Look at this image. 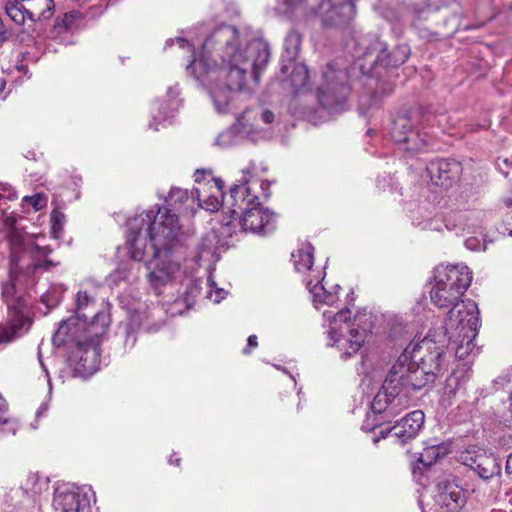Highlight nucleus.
<instances>
[{
  "instance_id": "f257e3e1",
  "label": "nucleus",
  "mask_w": 512,
  "mask_h": 512,
  "mask_svg": "<svg viewBox=\"0 0 512 512\" xmlns=\"http://www.w3.org/2000/svg\"><path fill=\"white\" fill-rule=\"evenodd\" d=\"M175 41L179 48L191 53L193 59L186 70L208 90L219 113L227 112L235 93L249 88L250 82L258 81L260 71L270 58V49L264 40L246 43L233 25L216 26L205 38L198 57L188 40L178 37Z\"/></svg>"
},
{
  "instance_id": "f03ea898",
  "label": "nucleus",
  "mask_w": 512,
  "mask_h": 512,
  "mask_svg": "<svg viewBox=\"0 0 512 512\" xmlns=\"http://www.w3.org/2000/svg\"><path fill=\"white\" fill-rule=\"evenodd\" d=\"M127 222V244L135 261L143 260L148 249L153 253L147 261V277L158 290L169 284L182 282L179 248L184 242L178 216L168 208L155 207Z\"/></svg>"
},
{
  "instance_id": "7ed1b4c3",
  "label": "nucleus",
  "mask_w": 512,
  "mask_h": 512,
  "mask_svg": "<svg viewBox=\"0 0 512 512\" xmlns=\"http://www.w3.org/2000/svg\"><path fill=\"white\" fill-rule=\"evenodd\" d=\"M14 224L13 217L5 218V225L11 228L7 236L10 248V281L2 285V298L7 305L9 324L0 326V344L20 336L22 330H27L30 326V319L25 314L27 303L19 294L17 285H34L40 274L58 265L47 259L52 249L41 245L40 237L28 235L13 227Z\"/></svg>"
},
{
  "instance_id": "20e7f679",
  "label": "nucleus",
  "mask_w": 512,
  "mask_h": 512,
  "mask_svg": "<svg viewBox=\"0 0 512 512\" xmlns=\"http://www.w3.org/2000/svg\"><path fill=\"white\" fill-rule=\"evenodd\" d=\"M76 316L60 323L52 341L55 346L75 344L79 361L86 372H93L97 367L99 356V337L104 335L110 324L106 311H96L87 324V310H94L95 300L86 291H79L75 299Z\"/></svg>"
},
{
  "instance_id": "39448f33",
  "label": "nucleus",
  "mask_w": 512,
  "mask_h": 512,
  "mask_svg": "<svg viewBox=\"0 0 512 512\" xmlns=\"http://www.w3.org/2000/svg\"><path fill=\"white\" fill-rule=\"evenodd\" d=\"M230 188L229 197L224 201L229 217H223V226H230L235 215L241 214L239 223L245 232L265 235L275 229L273 212L264 208L258 201L255 189L259 181L255 179V165L250 163L242 169V177Z\"/></svg>"
},
{
  "instance_id": "423d86ee",
  "label": "nucleus",
  "mask_w": 512,
  "mask_h": 512,
  "mask_svg": "<svg viewBox=\"0 0 512 512\" xmlns=\"http://www.w3.org/2000/svg\"><path fill=\"white\" fill-rule=\"evenodd\" d=\"M472 281L471 271L464 265H440L435 269L434 284L430 291L431 302L438 308H448L457 303Z\"/></svg>"
},
{
  "instance_id": "0eeeda50",
  "label": "nucleus",
  "mask_w": 512,
  "mask_h": 512,
  "mask_svg": "<svg viewBox=\"0 0 512 512\" xmlns=\"http://www.w3.org/2000/svg\"><path fill=\"white\" fill-rule=\"evenodd\" d=\"M359 46L364 50L357 59L360 72L377 78L381 76V69L397 67L409 56V48L406 45H398L393 51L388 52L387 44L378 38L372 41L363 39Z\"/></svg>"
},
{
  "instance_id": "6e6552de",
  "label": "nucleus",
  "mask_w": 512,
  "mask_h": 512,
  "mask_svg": "<svg viewBox=\"0 0 512 512\" xmlns=\"http://www.w3.org/2000/svg\"><path fill=\"white\" fill-rule=\"evenodd\" d=\"M435 116L430 113H423L421 110H412L407 114L398 115L394 121L391 130L393 140L402 146L405 151L419 152L428 143V134L421 133L417 128L433 126Z\"/></svg>"
},
{
  "instance_id": "1a4fd4ad",
  "label": "nucleus",
  "mask_w": 512,
  "mask_h": 512,
  "mask_svg": "<svg viewBox=\"0 0 512 512\" xmlns=\"http://www.w3.org/2000/svg\"><path fill=\"white\" fill-rule=\"evenodd\" d=\"M413 355V349L409 344L392 366L389 374L380 391L386 394L406 395L408 393L403 389H421L425 386V381L420 378L418 364Z\"/></svg>"
},
{
  "instance_id": "9d476101",
  "label": "nucleus",
  "mask_w": 512,
  "mask_h": 512,
  "mask_svg": "<svg viewBox=\"0 0 512 512\" xmlns=\"http://www.w3.org/2000/svg\"><path fill=\"white\" fill-rule=\"evenodd\" d=\"M324 78L325 84L318 90L320 104L333 112L342 111L351 91L349 67L338 68L337 64H331Z\"/></svg>"
},
{
  "instance_id": "9b49d317",
  "label": "nucleus",
  "mask_w": 512,
  "mask_h": 512,
  "mask_svg": "<svg viewBox=\"0 0 512 512\" xmlns=\"http://www.w3.org/2000/svg\"><path fill=\"white\" fill-rule=\"evenodd\" d=\"M439 342L441 346H437L434 339L425 337L420 342L410 343L420 378L425 381V386L433 382L443 369L444 341Z\"/></svg>"
},
{
  "instance_id": "f8f14e48",
  "label": "nucleus",
  "mask_w": 512,
  "mask_h": 512,
  "mask_svg": "<svg viewBox=\"0 0 512 512\" xmlns=\"http://www.w3.org/2000/svg\"><path fill=\"white\" fill-rule=\"evenodd\" d=\"M407 407L406 395L397 396L393 393L386 394L385 391H379L371 403V412L367 414L361 429L366 432L373 431L382 424L391 422Z\"/></svg>"
},
{
  "instance_id": "ddd939ff",
  "label": "nucleus",
  "mask_w": 512,
  "mask_h": 512,
  "mask_svg": "<svg viewBox=\"0 0 512 512\" xmlns=\"http://www.w3.org/2000/svg\"><path fill=\"white\" fill-rule=\"evenodd\" d=\"M94 501V493L90 488L60 483L54 489L52 507L55 512H92Z\"/></svg>"
},
{
  "instance_id": "4468645a",
  "label": "nucleus",
  "mask_w": 512,
  "mask_h": 512,
  "mask_svg": "<svg viewBox=\"0 0 512 512\" xmlns=\"http://www.w3.org/2000/svg\"><path fill=\"white\" fill-rule=\"evenodd\" d=\"M479 309L475 301L467 299L453 305L444 322V333L459 338V334L469 333L476 337L479 328Z\"/></svg>"
},
{
  "instance_id": "2eb2a0df",
  "label": "nucleus",
  "mask_w": 512,
  "mask_h": 512,
  "mask_svg": "<svg viewBox=\"0 0 512 512\" xmlns=\"http://www.w3.org/2000/svg\"><path fill=\"white\" fill-rule=\"evenodd\" d=\"M55 13L54 0H22L20 5L9 6L8 17L17 25L31 22H45Z\"/></svg>"
},
{
  "instance_id": "dca6fc26",
  "label": "nucleus",
  "mask_w": 512,
  "mask_h": 512,
  "mask_svg": "<svg viewBox=\"0 0 512 512\" xmlns=\"http://www.w3.org/2000/svg\"><path fill=\"white\" fill-rule=\"evenodd\" d=\"M330 324V338L333 343L328 345L335 346L341 352V359L347 361L351 356L349 349L352 348V316L350 309L345 307L333 315Z\"/></svg>"
},
{
  "instance_id": "f3484780",
  "label": "nucleus",
  "mask_w": 512,
  "mask_h": 512,
  "mask_svg": "<svg viewBox=\"0 0 512 512\" xmlns=\"http://www.w3.org/2000/svg\"><path fill=\"white\" fill-rule=\"evenodd\" d=\"M103 12L101 7H91L90 11L82 12L79 10L69 11L58 17L50 31V37L62 44L73 43V31L81 24L86 17L93 18Z\"/></svg>"
},
{
  "instance_id": "a211bd4d",
  "label": "nucleus",
  "mask_w": 512,
  "mask_h": 512,
  "mask_svg": "<svg viewBox=\"0 0 512 512\" xmlns=\"http://www.w3.org/2000/svg\"><path fill=\"white\" fill-rule=\"evenodd\" d=\"M424 423V413L420 410H415L407 414L393 427L381 429L379 436L373 438V442L377 443L380 438H386L388 435L395 437L401 443H405L413 439L420 431Z\"/></svg>"
},
{
  "instance_id": "6ab92c4d",
  "label": "nucleus",
  "mask_w": 512,
  "mask_h": 512,
  "mask_svg": "<svg viewBox=\"0 0 512 512\" xmlns=\"http://www.w3.org/2000/svg\"><path fill=\"white\" fill-rule=\"evenodd\" d=\"M224 183L220 179L211 178L203 184V186L196 188L195 195L198 201V206L210 211L215 212L222 206L226 218L230 216V212L225 208V199L229 197L223 194Z\"/></svg>"
},
{
  "instance_id": "aec40b11",
  "label": "nucleus",
  "mask_w": 512,
  "mask_h": 512,
  "mask_svg": "<svg viewBox=\"0 0 512 512\" xmlns=\"http://www.w3.org/2000/svg\"><path fill=\"white\" fill-rule=\"evenodd\" d=\"M292 261L296 272L305 278H313L315 281L325 279V266L315 264L314 247L310 243H301L297 250L292 253Z\"/></svg>"
},
{
  "instance_id": "412c9836",
  "label": "nucleus",
  "mask_w": 512,
  "mask_h": 512,
  "mask_svg": "<svg viewBox=\"0 0 512 512\" xmlns=\"http://www.w3.org/2000/svg\"><path fill=\"white\" fill-rule=\"evenodd\" d=\"M433 184L448 188L461 173V165L455 160L438 159L431 161L426 167Z\"/></svg>"
},
{
  "instance_id": "4be33fe9",
  "label": "nucleus",
  "mask_w": 512,
  "mask_h": 512,
  "mask_svg": "<svg viewBox=\"0 0 512 512\" xmlns=\"http://www.w3.org/2000/svg\"><path fill=\"white\" fill-rule=\"evenodd\" d=\"M167 100L162 102L157 99L153 102L151 111L153 121L149 123V128L158 131V124L167 121L179 109L181 100L178 98L179 90L175 87H170L167 91Z\"/></svg>"
},
{
  "instance_id": "5701e85b",
  "label": "nucleus",
  "mask_w": 512,
  "mask_h": 512,
  "mask_svg": "<svg viewBox=\"0 0 512 512\" xmlns=\"http://www.w3.org/2000/svg\"><path fill=\"white\" fill-rule=\"evenodd\" d=\"M238 132L241 137L253 142L268 139V128L261 123L253 109H247L237 119Z\"/></svg>"
},
{
  "instance_id": "b1692460",
  "label": "nucleus",
  "mask_w": 512,
  "mask_h": 512,
  "mask_svg": "<svg viewBox=\"0 0 512 512\" xmlns=\"http://www.w3.org/2000/svg\"><path fill=\"white\" fill-rule=\"evenodd\" d=\"M466 465L474 470L481 478L490 479L500 474L501 466L498 459L492 454L480 453L466 457Z\"/></svg>"
},
{
  "instance_id": "393cba45",
  "label": "nucleus",
  "mask_w": 512,
  "mask_h": 512,
  "mask_svg": "<svg viewBox=\"0 0 512 512\" xmlns=\"http://www.w3.org/2000/svg\"><path fill=\"white\" fill-rule=\"evenodd\" d=\"M307 289L309 290L313 303L316 308H319L321 305H333L338 301V292L339 285H334V291L327 289V283H324V279H320V281H315L313 278H305L303 280Z\"/></svg>"
},
{
  "instance_id": "a878e982",
  "label": "nucleus",
  "mask_w": 512,
  "mask_h": 512,
  "mask_svg": "<svg viewBox=\"0 0 512 512\" xmlns=\"http://www.w3.org/2000/svg\"><path fill=\"white\" fill-rule=\"evenodd\" d=\"M470 377L471 369L466 365H464L461 369L454 370L445 382L444 394L442 398L443 404H451V401L457 392L465 389Z\"/></svg>"
},
{
  "instance_id": "bb28decb",
  "label": "nucleus",
  "mask_w": 512,
  "mask_h": 512,
  "mask_svg": "<svg viewBox=\"0 0 512 512\" xmlns=\"http://www.w3.org/2000/svg\"><path fill=\"white\" fill-rule=\"evenodd\" d=\"M48 476L39 472H29L21 483V489L28 496L36 500L47 495L50 487Z\"/></svg>"
},
{
  "instance_id": "cd10ccee",
  "label": "nucleus",
  "mask_w": 512,
  "mask_h": 512,
  "mask_svg": "<svg viewBox=\"0 0 512 512\" xmlns=\"http://www.w3.org/2000/svg\"><path fill=\"white\" fill-rule=\"evenodd\" d=\"M444 346L451 345L452 349L455 350V355L459 359H464L474 352L476 345L474 339L476 337H470L469 333L459 334V338L452 337L450 334L444 333Z\"/></svg>"
},
{
  "instance_id": "c85d7f7f",
  "label": "nucleus",
  "mask_w": 512,
  "mask_h": 512,
  "mask_svg": "<svg viewBox=\"0 0 512 512\" xmlns=\"http://www.w3.org/2000/svg\"><path fill=\"white\" fill-rule=\"evenodd\" d=\"M429 0H398L397 7L398 12L396 15L386 13L384 17L388 20H394L401 17L404 13H410L411 15L421 18L422 15L429 8Z\"/></svg>"
},
{
  "instance_id": "c756f323",
  "label": "nucleus",
  "mask_w": 512,
  "mask_h": 512,
  "mask_svg": "<svg viewBox=\"0 0 512 512\" xmlns=\"http://www.w3.org/2000/svg\"><path fill=\"white\" fill-rule=\"evenodd\" d=\"M375 317L371 313H366L358 311L356 315H354V326L357 325L359 330H356L354 333V346L357 348L361 347L362 344L366 341L369 333L374 327Z\"/></svg>"
},
{
  "instance_id": "7c9ffc66",
  "label": "nucleus",
  "mask_w": 512,
  "mask_h": 512,
  "mask_svg": "<svg viewBox=\"0 0 512 512\" xmlns=\"http://www.w3.org/2000/svg\"><path fill=\"white\" fill-rule=\"evenodd\" d=\"M195 201L194 194H189L188 190L178 187H172L168 196L165 198L167 205L178 211H186L193 208Z\"/></svg>"
},
{
  "instance_id": "2f4dec72",
  "label": "nucleus",
  "mask_w": 512,
  "mask_h": 512,
  "mask_svg": "<svg viewBox=\"0 0 512 512\" xmlns=\"http://www.w3.org/2000/svg\"><path fill=\"white\" fill-rule=\"evenodd\" d=\"M301 35L296 31H290L284 41L283 62L293 63L298 57L301 46Z\"/></svg>"
},
{
  "instance_id": "473e14b6",
  "label": "nucleus",
  "mask_w": 512,
  "mask_h": 512,
  "mask_svg": "<svg viewBox=\"0 0 512 512\" xmlns=\"http://www.w3.org/2000/svg\"><path fill=\"white\" fill-rule=\"evenodd\" d=\"M309 75L307 67L304 64H296L291 72L290 81L291 85L296 89L300 90L304 88L308 83Z\"/></svg>"
},
{
  "instance_id": "72a5a7b5",
  "label": "nucleus",
  "mask_w": 512,
  "mask_h": 512,
  "mask_svg": "<svg viewBox=\"0 0 512 512\" xmlns=\"http://www.w3.org/2000/svg\"><path fill=\"white\" fill-rule=\"evenodd\" d=\"M237 123L230 129H227L223 132H221L216 140L215 144L219 146L220 148H229L231 146H234L238 143L239 136Z\"/></svg>"
},
{
  "instance_id": "f704fd0d",
  "label": "nucleus",
  "mask_w": 512,
  "mask_h": 512,
  "mask_svg": "<svg viewBox=\"0 0 512 512\" xmlns=\"http://www.w3.org/2000/svg\"><path fill=\"white\" fill-rule=\"evenodd\" d=\"M227 295V291L217 287L215 281L210 275L207 279L206 298L210 299L213 303H219Z\"/></svg>"
},
{
  "instance_id": "c9c22d12",
  "label": "nucleus",
  "mask_w": 512,
  "mask_h": 512,
  "mask_svg": "<svg viewBox=\"0 0 512 512\" xmlns=\"http://www.w3.org/2000/svg\"><path fill=\"white\" fill-rule=\"evenodd\" d=\"M17 198V192L12 186L0 183V214H5L6 208L3 207V204H5L6 201H15Z\"/></svg>"
},
{
  "instance_id": "e433bc0d",
  "label": "nucleus",
  "mask_w": 512,
  "mask_h": 512,
  "mask_svg": "<svg viewBox=\"0 0 512 512\" xmlns=\"http://www.w3.org/2000/svg\"><path fill=\"white\" fill-rule=\"evenodd\" d=\"M259 117L261 123L268 128V139L271 137L273 125L275 123V115L268 109H253Z\"/></svg>"
},
{
  "instance_id": "4c0bfd02",
  "label": "nucleus",
  "mask_w": 512,
  "mask_h": 512,
  "mask_svg": "<svg viewBox=\"0 0 512 512\" xmlns=\"http://www.w3.org/2000/svg\"><path fill=\"white\" fill-rule=\"evenodd\" d=\"M439 457V448L435 446L427 447L420 454L419 461L425 466H430Z\"/></svg>"
},
{
  "instance_id": "58836bf2",
  "label": "nucleus",
  "mask_w": 512,
  "mask_h": 512,
  "mask_svg": "<svg viewBox=\"0 0 512 512\" xmlns=\"http://www.w3.org/2000/svg\"><path fill=\"white\" fill-rule=\"evenodd\" d=\"M200 281L197 279L189 280L187 288L183 294V301L187 303V306H190L191 300L199 293L200 291Z\"/></svg>"
},
{
  "instance_id": "ea45409f",
  "label": "nucleus",
  "mask_w": 512,
  "mask_h": 512,
  "mask_svg": "<svg viewBox=\"0 0 512 512\" xmlns=\"http://www.w3.org/2000/svg\"><path fill=\"white\" fill-rule=\"evenodd\" d=\"M23 202L33 207L34 211H39L46 206L47 199L41 194L25 196Z\"/></svg>"
},
{
  "instance_id": "a19ab883",
  "label": "nucleus",
  "mask_w": 512,
  "mask_h": 512,
  "mask_svg": "<svg viewBox=\"0 0 512 512\" xmlns=\"http://www.w3.org/2000/svg\"><path fill=\"white\" fill-rule=\"evenodd\" d=\"M303 0H277V9L284 14L292 12Z\"/></svg>"
},
{
  "instance_id": "79ce46f5",
  "label": "nucleus",
  "mask_w": 512,
  "mask_h": 512,
  "mask_svg": "<svg viewBox=\"0 0 512 512\" xmlns=\"http://www.w3.org/2000/svg\"><path fill=\"white\" fill-rule=\"evenodd\" d=\"M64 214L60 211H53L51 216L52 229L53 233L57 234L62 230L63 222H64Z\"/></svg>"
},
{
  "instance_id": "37998d69",
  "label": "nucleus",
  "mask_w": 512,
  "mask_h": 512,
  "mask_svg": "<svg viewBox=\"0 0 512 512\" xmlns=\"http://www.w3.org/2000/svg\"><path fill=\"white\" fill-rule=\"evenodd\" d=\"M512 382V376L509 372H503L497 378L494 379L493 384L495 389L504 388Z\"/></svg>"
},
{
  "instance_id": "c03bdc74",
  "label": "nucleus",
  "mask_w": 512,
  "mask_h": 512,
  "mask_svg": "<svg viewBox=\"0 0 512 512\" xmlns=\"http://www.w3.org/2000/svg\"><path fill=\"white\" fill-rule=\"evenodd\" d=\"M465 246L472 251H479V250H485L486 245L482 243L478 238L476 237H470L466 239Z\"/></svg>"
},
{
  "instance_id": "a18cd8bd",
  "label": "nucleus",
  "mask_w": 512,
  "mask_h": 512,
  "mask_svg": "<svg viewBox=\"0 0 512 512\" xmlns=\"http://www.w3.org/2000/svg\"><path fill=\"white\" fill-rule=\"evenodd\" d=\"M8 423V410L4 398L0 395V424Z\"/></svg>"
},
{
  "instance_id": "49530a36",
  "label": "nucleus",
  "mask_w": 512,
  "mask_h": 512,
  "mask_svg": "<svg viewBox=\"0 0 512 512\" xmlns=\"http://www.w3.org/2000/svg\"><path fill=\"white\" fill-rule=\"evenodd\" d=\"M424 229L441 231L442 230V222L439 219H432L424 225Z\"/></svg>"
},
{
  "instance_id": "de8ad7c7",
  "label": "nucleus",
  "mask_w": 512,
  "mask_h": 512,
  "mask_svg": "<svg viewBox=\"0 0 512 512\" xmlns=\"http://www.w3.org/2000/svg\"><path fill=\"white\" fill-rule=\"evenodd\" d=\"M258 345L257 337L255 335H250L247 340V346L243 349L244 354H249L251 349L256 348Z\"/></svg>"
},
{
  "instance_id": "09e8293b",
  "label": "nucleus",
  "mask_w": 512,
  "mask_h": 512,
  "mask_svg": "<svg viewBox=\"0 0 512 512\" xmlns=\"http://www.w3.org/2000/svg\"><path fill=\"white\" fill-rule=\"evenodd\" d=\"M207 174L206 170H197L194 174V180L197 183H200L205 179V175Z\"/></svg>"
},
{
  "instance_id": "8fccbe9b",
  "label": "nucleus",
  "mask_w": 512,
  "mask_h": 512,
  "mask_svg": "<svg viewBox=\"0 0 512 512\" xmlns=\"http://www.w3.org/2000/svg\"><path fill=\"white\" fill-rule=\"evenodd\" d=\"M136 343V337L133 334H130L127 332L126 340H125V346L133 347Z\"/></svg>"
},
{
  "instance_id": "3c124183",
  "label": "nucleus",
  "mask_w": 512,
  "mask_h": 512,
  "mask_svg": "<svg viewBox=\"0 0 512 512\" xmlns=\"http://www.w3.org/2000/svg\"><path fill=\"white\" fill-rule=\"evenodd\" d=\"M506 472L512 476V453L508 456L506 461Z\"/></svg>"
},
{
  "instance_id": "603ef678",
  "label": "nucleus",
  "mask_w": 512,
  "mask_h": 512,
  "mask_svg": "<svg viewBox=\"0 0 512 512\" xmlns=\"http://www.w3.org/2000/svg\"><path fill=\"white\" fill-rule=\"evenodd\" d=\"M21 1L22 0H6V5H5L6 14L8 15L9 6L20 5Z\"/></svg>"
},
{
  "instance_id": "864d4df0",
  "label": "nucleus",
  "mask_w": 512,
  "mask_h": 512,
  "mask_svg": "<svg viewBox=\"0 0 512 512\" xmlns=\"http://www.w3.org/2000/svg\"><path fill=\"white\" fill-rule=\"evenodd\" d=\"M501 163H503L505 166H508L509 165V160L507 158L503 159L501 162L498 161L497 165L499 167V169L502 171V173L505 175V176H508L509 172L508 171H505L503 170L502 166H501Z\"/></svg>"
},
{
  "instance_id": "5fc2aeb1",
  "label": "nucleus",
  "mask_w": 512,
  "mask_h": 512,
  "mask_svg": "<svg viewBox=\"0 0 512 512\" xmlns=\"http://www.w3.org/2000/svg\"><path fill=\"white\" fill-rule=\"evenodd\" d=\"M47 411V406L46 405H41V407L37 410L36 412V416L37 417H40L41 415H43L45 412Z\"/></svg>"
},
{
  "instance_id": "6e6d98bb",
  "label": "nucleus",
  "mask_w": 512,
  "mask_h": 512,
  "mask_svg": "<svg viewBox=\"0 0 512 512\" xmlns=\"http://www.w3.org/2000/svg\"><path fill=\"white\" fill-rule=\"evenodd\" d=\"M351 8H352V5L350 4L349 0L343 6H341V9L351 10Z\"/></svg>"
},
{
  "instance_id": "4d7b16f0",
  "label": "nucleus",
  "mask_w": 512,
  "mask_h": 512,
  "mask_svg": "<svg viewBox=\"0 0 512 512\" xmlns=\"http://www.w3.org/2000/svg\"><path fill=\"white\" fill-rule=\"evenodd\" d=\"M169 462L171 464H175L176 466H179L180 465V458H176L174 460L172 458H170Z\"/></svg>"
},
{
  "instance_id": "13d9d810",
  "label": "nucleus",
  "mask_w": 512,
  "mask_h": 512,
  "mask_svg": "<svg viewBox=\"0 0 512 512\" xmlns=\"http://www.w3.org/2000/svg\"><path fill=\"white\" fill-rule=\"evenodd\" d=\"M39 362H40V365H41V367H42L43 371H44V372L46 373V375L48 376V371H47V369H46V367H45V365H44V363L42 362V360H41V358H40V357H39Z\"/></svg>"
},
{
  "instance_id": "bf43d9fd",
  "label": "nucleus",
  "mask_w": 512,
  "mask_h": 512,
  "mask_svg": "<svg viewBox=\"0 0 512 512\" xmlns=\"http://www.w3.org/2000/svg\"><path fill=\"white\" fill-rule=\"evenodd\" d=\"M487 125H478L476 128H471L470 131H476L478 128H485Z\"/></svg>"
},
{
  "instance_id": "052dcab7",
  "label": "nucleus",
  "mask_w": 512,
  "mask_h": 512,
  "mask_svg": "<svg viewBox=\"0 0 512 512\" xmlns=\"http://www.w3.org/2000/svg\"><path fill=\"white\" fill-rule=\"evenodd\" d=\"M444 225L448 230H452L455 228V226H451L449 223H445Z\"/></svg>"
},
{
  "instance_id": "680f3d73",
  "label": "nucleus",
  "mask_w": 512,
  "mask_h": 512,
  "mask_svg": "<svg viewBox=\"0 0 512 512\" xmlns=\"http://www.w3.org/2000/svg\"><path fill=\"white\" fill-rule=\"evenodd\" d=\"M507 206H512V198L506 200Z\"/></svg>"
},
{
  "instance_id": "e2e57ef3",
  "label": "nucleus",
  "mask_w": 512,
  "mask_h": 512,
  "mask_svg": "<svg viewBox=\"0 0 512 512\" xmlns=\"http://www.w3.org/2000/svg\"><path fill=\"white\" fill-rule=\"evenodd\" d=\"M324 23H325V24H333L334 22H331V21H329V20H328V18H325V19H324Z\"/></svg>"
},
{
  "instance_id": "0e129e2a",
  "label": "nucleus",
  "mask_w": 512,
  "mask_h": 512,
  "mask_svg": "<svg viewBox=\"0 0 512 512\" xmlns=\"http://www.w3.org/2000/svg\"><path fill=\"white\" fill-rule=\"evenodd\" d=\"M323 316H324L325 318L330 319V315L328 314V312H324V313H323Z\"/></svg>"
},
{
  "instance_id": "69168bd1",
  "label": "nucleus",
  "mask_w": 512,
  "mask_h": 512,
  "mask_svg": "<svg viewBox=\"0 0 512 512\" xmlns=\"http://www.w3.org/2000/svg\"><path fill=\"white\" fill-rule=\"evenodd\" d=\"M24 68V65L17 66L18 70H22Z\"/></svg>"
},
{
  "instance_id": "338daca9",
  "label": "nucleus",
  "mask_w": 512,
  "mask_h": 512,
  "mask_svg": "<svg viewBox=\"0 0 512 512\" xmlns=\"http://www.w3.org/2000/svg\"><path fill=\"white\" fill-rule=\"evenodd\" d=\"M287 68H288V65H287V64H284V65L282 66V69H283V70H284V69H287Z\"/></svg>"
},
{
  "instance_id": "774afa93",
  "label": "nucleus",
  "mask_w": 512,
  "mask_h": 512,
  "mask_svg": "<svg viewBox=\"0 0 512 512\" xmlns=\"http://www.w3.org/2000/svg\"><path fill=\"white\" fill-rule=\"evenodd\" d=\"M170 42H171V43H173V42H174V40H172V39H171V40H168V41H166V44L168 45V44H170Z\"/></svg>"
}]
</instances>
